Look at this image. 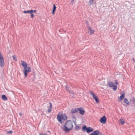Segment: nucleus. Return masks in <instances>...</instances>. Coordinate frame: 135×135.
Wrapping results in <instances>:
<instances>
[{"instance_id": "f257e3e1", "label": "nucleus", "mask_w": 135, "mask_h": 135, "mask_svg": "<svg viewBox=\"0 0 135 135\" xmlns=\"http://www.w3.org/2000/svg\"><path fill=\"white\" fill-rule=\"evenodd\" d=\"M21 65L23 67V72L25 76L27 77L28 74L31 71V68L30 66H27V64L25 61L22 60H21Z\"/></svg>"}, {"instance_id": "f03ea898", "label": "nucleus", "mask_w": 135, "mask_h": 135, "mask_svg": "<svg viewBox=\"0 0 135 135\" xmlns=\"http://www.w3.org/2000/svg\"><path fill=\"white\" fill-rule=\"evenodd\" d=\"M73 122L71 120L67 121L65 123L63 129L65 132H68L73 128Z\"/></svg>"}, {"instance_id": "7ed1b4c3", "label": "nucleus", "mask_w": 135, "mask_h": 135, "mask_svg": "<svg viewBox=\"0 0 135 135\" xmlns=\"http://www.w3.org/2000/svg\"><path fill=\"white\" fill-rule=\"evenodd\" d=\"M57 119L59 121L62 123V120H66L67 116L66 115H64L61 112H60L57 115Z\"/></svg>"}, {"instance_id": "20e7f679", "label": "nucleus", "mask_w": 135, "mask_h": 135, "mask_svg": "<svg viewBox=\"0 0 135 135\" xmlns=\"http://www.w3.org/2000/svg\"><path fill=\"white\" fill-rule=\"evenodd\" d=\"M0 65L1 67H2L4 65V58L0 52Z\"/></svg>"}, {"instance_id": "39448f33", "label": "nucleus", "mask_w": 135, "mask_h": 135, "mask_svg": "<svg viewBox=\"0 0 135 135\" xmlns=\"http://www.w3.org/2000/svg\"><path fill=\"white\" fill-rule=\"evenodd\" d=\"M106 119L105 116H104L100 119V121L102 123L105 124L106 122Z\"/></svg>"}, {"instance_id": "423d86ee", "label": "nucleus", "mask_w": 135, "mask_h": 135, "mask_svg": "<svg viewBox=\"0 0 135 135\" xmlns=\"http://www.w3.org/2000/svg\"><path fill=\"white\" fill-rule=\"evenodd\" d=\"M78 111L79 112V113L81 115H83L85 113V111L84 109L82 108H78Z\"/></svg>"}, {"instance_id": "0eeeda50", "label": "nucleus", "mask_w": 135, "mask_h": 135, "mask_svg": "<svg viewBox=\"0 0 135 135\" xmlns=\"http://www.w3.org/2000/svg\"><path fill=\"white\" fill-rule=\"evenodd\" d=\"M56 9V7L55 4H54L53 5V7L52 8V13L53 15H54L55 13V11Z\"/></svg>"}, {"instance_id": "6e6552de", "label": "nucleus", "mask_w": 135, "mask_h": 135, "mask_svg": "<svg viewBox=\"0 0 135 135\" xmlns=\"http://www.w3.org/2000/svg\"><path fill=\"white\" fill-rule=\"evenodd\" d=\"M99 133V131L96 130L92 132L90 135H98Z\"/></svg>"}, {"instance_id": "1a4fd4ad", "label": "nucleus", "mask_w": 135, "mask_h": 135, "mask_svg": "<svg viewBox=\"0 0 135 135\" xmlns=\"http://www.w3.org/2000/svg\"><path fill=\"white\" fill-rule=\"evenodd\" d=\"M89 92L90 95H92L93 98H95V97H96L97 96L94 93L93 91H90Z\"/></svg>"}, {"instance_id": "9d476101", "label": "nucleus", "mask_w": 135, "mask_h": 135, "mask_svg": "<svg viewBox=\"0 0 135 135\" xmlns=\"http://www.w3.org/2000/svg\"><path fill=\"white\" fill-rule=\"evenodd\" d=\"M88 28L90 31V33L91 34L95 32V30L92 29L89 26H88Z\"/></svg>"}, {"instance_id": "9b49d317", "label": "nucleus", "mask_w": 135, "mask_h": 135, "mask_svg": "<svg viewBox=\"0 0 135 135\" xmlns=\"http://www.w3.org/2000/svg\"><path fill=\"white\" fill-rule=\"evenodd\" d=\"M109 86L110 87H112L114 91L117 89V86L116 85H109Z\"/></svg>"}, {"instance_id": "f8f14e48", "label": "nucleus", "mask_w": 135, "mask_h": 135, "mask_svg": "<svg viewBox=\"0 0 135 135\" xmlns=\"http://www.w3.org/2000/svg\"><path fill=\"white\" fill-rule=\"evenodd\" d=\"M93 131V129L91 127H89L87 128L86 132L88 133H89Z\"/></svg>"}, {"instance_id": "ddd939ff", "label": "nucleus", "mask_w": 135, "mask_h": 135, "mask_svg": "<svg viewBox=\"0 0 135 135\" xmlns=\"http://www.w3.org/2000/svg\"><path fill=\"white\" fill-rule=\"evenodd\" d=\"M78 108H76L74 109H73L71 110V111L73 113H76L78 111Z\"/></svg>"}, {"instance_id": "4468645a", "label": "nucleus", "mask_w": 135, "mask_h": 135, "mask_svg": "<svg viewBox=\"0 0 135 135\" xmlns=\"http://www.w3.org/2000/svg\"><path fill=\"white\" fill-rule=\"evenodd\" d=\"M32 78H31L30 79V80L31 81H33L35 80V75L34 73L32 74Z\"/></svg>"}, {"instance_id": "2eb2a0df", "label": "nucleus", "mask_w": 135, "mask_h": 135, "mask_svg": "<svg viewBox=\"0 0 135 135\" xmlns=\"http://www.w3.org/2000/svg\"><path fill=\"white\" fill-rule=\"evenodd\" d=\"M50 107L48 109V112L50 113L51 111V109L52 107V104L51 103H50Z\"/></svg>"}, {"instance_id": "dca6fc26", "label": "nucleus", "mask_w": 135, "mask_h": 135, "mask_svg": "<svg viewBox=\"0 0 135 135\" xmlns=\"http://www.w3.org/2000/svg\"><path fill=\"white\" fill-rule=\"evenodd\" d=\"M122 125L123 124L125 123L124 120L122 118H121L119 120Z\"/></svg>"}, {"instance_id": "f3484780", "label": "nucleus", "mask_w": 135, "mask_h": 135, "mask_svg": "<svg viewBox=\"0 0 135 135\" xmlns=\"http://www.w3.org/2000/svg\"><path fill=\"white\" fill-rule=\"evenodd\" d=\"M124 94H122L121 95L120 97V101H121L124 98Z\"/></svg>"}, {"instance_id": "a211bd4d", "label": "nucleus", "mask_w": 135, "mask_h": 135, "mask_svg": "<svg viewBox=\"0 0 135 135\" xmlns=\"http://www.w3.org/2000/svg\"><path fill=\"white\" fill-rule=\"evenodd\" d=\"M94 99L96 103H99V99L98 98V96H97L96 97H95V98H93Z\"/></svg>"}, {"instance_id": "6ab92c4d", "label": "nucleus", "mask_w": 135, "mask_h": 135, "mask_svg": "<svg viewBox=\"0 0 135 135\" xmlns=\"http://www.w3.org/2000/svg\"><path fill=\"white\" fill-rule=\"evenodd\" d=\"M2 99L4 100H7V97L5 96V95H2Z\"/></svg>"}, {"instance_id": "aec40b11", "label": "nucleus", "mask_w": 135, "mask_h": 135, "mask_svg": "<svg viewBox=\"0 0 135 135\" xmlns=\"http://www.w3.org/2000/svg\"><path fill=\"white\" fill-rule=\"evenodd\" d=\"M31 10H28L27 11H23V12L25 13H30L31 12Z\"/></svg>"}, {"instance_id": "412c9836", "label": "nucleus", "mask_w": 135, "mask_h": 135, "mask_svg": "<svg viewBox=\"0 0 135 135\" xmlns=\"http://www.w3.org/2000/svg\"><path fill=\"white\" fill-rule=\"evenodd\" d=\"M87 128L86 126H84L82 129V130L83 132H85L86 131Z\"/></svg>"}, {"instance_id": "4be33fe9", "label": "nucleus", "mask_w": 135, "mask_h": 135, "mask_svg": "<svg viewBox=\"0 0 135 135\" xmlns=\"http://www.w3.org/2000/svg\"><path fill=\"white\" fill-rule=\"evenodd\" d=\"M66 89L68 90V91L69 92V93H71V92L70 90V88L67 85L66 86Z\"/></svg>"}, {"instance_id": "5701e85b", "label": "nucleus", "mask_w": 135, "mask_h": 135, "mask_svg": "<svg viewBox=\"0 0 135 135\" xmlns=\"http://www.w3.org/2000/svg\"><path fill=\"white\" fill-rule=\"evenodd\" d=\"M124 102L127 104H129V102L128 101V100L126 99V98H125L124 99Z\"/></svg>"}, {"instance_id": "b1692460", "label": "nucleus", "mask_w": 135, "mask_h": 135, "mask_svg": "<svg viewBox=\"0 0 135 135\" xmlns=\"http://www.w3.org/2000/svg\"><path fill=\"white\" fill-rule=\"evenodd\" d=\"M32 12H33V11H31V12L30 13V14H31V17L32 18H33L34 17V15Z\"/></svg>"}, {"instance_id": "393cba45", "label": "nucleus", "mask_w": 135, "mask_h": 135, "mask_svg": "<svg viewBox=\"0 0 135 135\" xmlns=\"http://www.w3.org/2000/svg\"><path fill=\"white\" fill-rule=\"evenodd\" d=\"M12 57L13 58V59L14 60H15L16 61H17V59L16 57V55H15V56L13 55L12 56Z\"/></svg>"}, {"instance_id": "a878e982", "label": "nucleus", "mask_w": 135, "mask_h": 135, "mask_svg": "<svg viewBox=\"0 0 135 135\" xmlns=\"http://www.w3.org/2000/svg\"><path fill=\"white\" fill-rule=\"evenodd\" d=\"M93 2V0H90L89 2V4L91 5Z\"/></svg>"}, {"instance_id": "bb28decb", "label": "nucleus", "mask_w": 135, "mask_h": 135, "mask_svg": "<svg viewBox=\"0 0 135 135\" xmlns=\"http://www.w3.org/2000/svg\"><path fill=\"white\" fill-rule=\"evenodd\" d=\"M107 84H114L112 81H109Z\"/></svg>"}, {"instance_id": "cd10ccee", "label": "nucleus", "mask_w": 135, "mask_h": 135, "mask_svg": "<svg viewBox=\"0 0 135 135\" xmlns=\"http://www.w3.org/2000/svg\"><path fill=\"white\" fill-rule=\"evenodd\" d=\"M115 84H119V83L117 80H115Z\"/></svg>"}, {"instance_id": "c85d7f7f", "label": "nucleus", "mask_w": 135, "mask_h": 135, "mask_svg": "<svg viewBox=\"0 0 135 135\" xmlns=\"http://www.w3.org/2000/svg\"><path fill=\"white\" fill-rule=\"evenodd\" d=\"M13 132V131H10L7 132V134H8L12 133Z\"/></svg>"}, {"instance_id": "c756f323", "label": "nucleus", "mask_w": 135, "mask_h": 135, "mask_svg": "<svg viewBox=\"0 0 135 135\" xmlns=\"http://www.w3.org/2000/svg\"><path fill=\"white\" fill-rule=\"evenodd\" d=\"M86 25L88 26H89V24L87 20H85Z\"/></svg>"}, {"instance_id": "7c9ffc66", "label": "nucleus", "mask_w": 135, "mask_h": 135, "mask_svg": "<svg viewBox=\"0 0 135 135\" xmlns=\"http://www.w3.org/2000/svg\"><path fill=\"white\" fill-rule=\"evenodd\" d=\"M31 11H33V12H32L33 13V12H34V13H36V11H37L36 10H33L32 9H31Z\"/></svg>"}, {"instance_id": "2f4dec72", "label": "nucleus", "mask_w": 135, "mask_h": 135, "mask_svg": "<svg viewBox=\"0 0 135 135\" xmlns=\"http://www.w3.org/2000/svg\"><path fill=\"white\" fill-rule=\"evenodd\" d=\"M75 128L76 129H79V126H76Z\"/></svg>"}, {"instance_id": "473e14b6", "label": "nucleus", "mask_w": 135, "mask_h": 135, "mask_svg": "<svg viewBox=\"0 0 135 135\" xmlns=\"http://www.w3.org/2000/svg\"><path fill=\"white\" fill-rule=\"evenodd\" d=\"M132 59L133 61H135V60L134 59V58L133 57L132 58Z\"/></svg>"}, {"instance_id": "72a5a7b5", "label": "nucleus", "mask_w": 135, "mask_h": 135, "mask_svg": "<svg viewBox=\"0 0 135 135\" xmlns=\"http://www.w3.org/2000/svg\"><path fill=\"white\" fill-rule=\"evenodd\" d=\"M19 115L20 116H21L22 115V114L21 113H20Z\"/></svg>"}, {"instance_id": "f704fd0d", "label": "nucleus", "mask_w": 135, "mask_h": 135, "mask_svg": "<svg viewBox=\"0 0 135 135\" xmlns=\"http://www.w3.org/2000/svg\"><path fill=\"white\" fill-rule=\"evenodd\" d=\"M99 135H104L101 133V134H99Z\"/></svg>"}, {"instance_id": "c9c22d12", "label": "nucleus", "mask_w": 135, "mask_h": 135, "mask_svg": "<svg viewBox=\"0 0 135 135\" xmlns=\"http://www.w3.org/2000/svg\"><path fill=\"white\" fill-rule=\"evenodd\" d=\"M41 135H47V134H41Z\"/></svg>"}, {"instance_id": "e433bc0d", "label": "nucleus", "mask_w": 135, "mask_h": 135, "mask_svg": "<svg viewBox=\"0 0 135 135\" xmlns=\"http://www.w3.org/2000/svg\"><path fill=\"white\" fill-rule=\"evenodd\" d=\"M74 0H72L71 1V2H73H73H74Z\"/></svg>"}]
</instances>
